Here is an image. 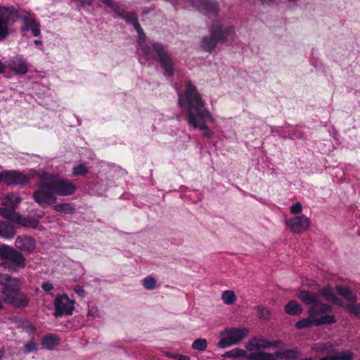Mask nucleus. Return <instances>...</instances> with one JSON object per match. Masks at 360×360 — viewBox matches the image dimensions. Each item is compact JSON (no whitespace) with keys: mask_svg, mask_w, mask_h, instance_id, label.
<instances>
[{"mask_svg":"<svg viewBox=\"0 0 360 360\" xmlns=\"http://www.w3.org/2000/svg\"><path fill=\"white\" fill-rule=\"evenodd\" d=\"M87 315L89 316H93L94 318L99 317L100 311L97 308H93L91 310H89Z\"/></svg>","mask_w":360,"mask_h":360,"instance_id":"obj_48","label":"nucleus"},{"mask_svg":"<svg viewBox=\"0 0 360 360\" xmlns=\"http://www.w3.org/2000/svg\"><path fill=\"white\" fill-rule=\"evenodd\" d=\"M13 210L10 207V208L4 207H0V216L6 219H9L13 215Z\"/></svg>","mask_w":360,"mask_h":360,"instance_id":"obj_41","label":"nucleus"},{"mask_svg":"<svg viewBox=\"0 0 360 360\" xmlns=\"http://www.w3.org/2000/svg\"><path fill=\"white\" fill-rule=\"evenodd\" d=\"M257 316L260 319L269 320L271 317V311L267 308L262 306H257L256 307Z\"/></svg>","mask_w":360,"mask_h":360,"instance_id":"obj_38","label":"nucleus"},{"mask_svg":"<svg viewBox=\"0 0 360 360\" xmlns=\"http://www.w3.org/2000/svg\"><path fill=\"white\" fill-rule=\"evenodd\" d=\"M112 11H113V13H114V16L113 18H120L122 20H124V18H125V13L124 11L122 10V11H120L117 6H116V4L115 5V7L114 8H112Z\"/></svg>","mask_w":360,"mask_h":360,"instance_id":"obj_44","label":"nucleus"},{"mask_svg":"<svg viewBox=\"0 0 360 360\" xmlns=\"http://www.w3.org/2000/svg\"><path fill=\"white\" fill-rule=\"evenodd\" d=\"M75 292L79 295L84 296L85 294V290L82 287L78 286L75 288Z\"/></svg>","mask_w":360,"mask_h":360,"instance_id":"obj_52","label":"nucleus"},{"mask_svg":"<svg viewBox=\"0 0 360 360\" xmlns=\"http://www.w3.org/2000/svg\"><path fill=\"white\" fill-rule=\"evenodd\" d=\"M34 44L37 46H40L42 44V41L40 39H35L34 40Z\"/></svg>","mask_w":360,"mask_h":360,"instance_id":"obj_56","label":"nucleus"},{"mask_svg":"<svg viewBox=\"0 0 360 360\" xmlns=\"http://www.w3.org/2000/svg\"><path fill=\"white\" fill-rule=\"evenodd\" d=\"M167 356L169 357H172V358L176 359L177 360H190L191 359L189 356L179 354H167Z\"/></svg>","mask_w":360,"mask_h":360,"instance_id":"obj_46","label":"nucleus"},{"mask_svg":"<svg viewBox=\"0 0 360 360\" xmlns=\"http://www.w3.org/2000/svg\"><path fill=\"white\" fill-rule=\"evenodd\" d=\"M30 181V176L23 172L15 169L4 170V184L8 187L23 188Z\"/></svg>","mask_w":360,"mask_h":360,"instance_id":"obj_9","label":"nucleus"},{"mask_svg":"<svg viewBox=\"0 0 360 360\" xmlns=\"http://www.w3.org/2000/svg\"><path fill=\"white\" fill-rule=\"evenodd\" d=\"M274 355L277 359H280L281 360H297L300 352L297 348L284 349L276 351L274 352Z\"/></svg>","mask_w":360,"mask_h":360,"instance_id":"obj_20","label":"nucleus"},{"mask_svg":"<svg viewBox=\"0 0 360 360\" xmlns=\"http://www.w3.org/2000/svg\"><path fill=\"white\" fill-rule=\"evenodd\" d=\"M335 290L338 295L342 297L348 302H356L358 300L357 295L349 287L336 285Z\"/></svg>","mask_w":360,"mask_h":360,"instance_id":"obj_18","label":"nucleus"},{"mask_svg":"<svg viewBox=\"0 0 360 360\" xmlns=\"http://www.w3.org/2000/svg\"><path fill=\"white\" fill-rule=\"evenodd\" d=\"M39 224V221L32 217H23L21 226L26 228L36 229Z\"/></svg>","mask_w":360,"mask_h":360,"instance_id":"obj_36","label":"nucleus"},{"mask_svg":"<svg viewBox=\"0 0 360 360\" xmlns=\"http://www.w3.org/2000/svg\"><path fill=\"white\" fill-rule=\"evenodd\" d=\"M41 288L44 291L49 292L53 289V285L51 282L46 281L42 283Z\"/></svg>","mask_w":360,"mask_h":360,"instance_id":"obj_47","label":"nucleus"},{"mask_svg":"<svg viewBox=\"0 0 360 360\" xmlns=\"http://www.w3.org/2000/svg\"><path fill=\"white\" fill-rule=\"evenodd\" d=\"M310 219L305 215L292 217L285 221V225L294 233L300 234L306 231L310 226Z\"/></svg>","mask_w":360,"mask_h":360,"instance_id":"obj_11","label":"nucleus"},{"mask_svg":"<svg viewBox=\"0 0 360 360\" xmlns=\"http://www.w3.org/2000/svg\"><path fill=\"white\" fill-rule=\"evenodd\" d=\"M15 246L20 250L31 253L36 248V242L32 237L18 236L15 241Z\"/></svg>","mask_w":360,"mask_h":360,"instance_id":"obj_14","label":"nucleus"},{"mask_svg":"<svg viewBox=\"0 0 360 360\" xmlns=\"http://www.w3.org/2000/svg\"><path fill=\"white\" fill-rule=\"evenodd\" d=\"M0 360H1V359L0 358Z\"/></svg>","mask_w":360,"mask_h":360,"instance_id":"obj_59","label":"nucleus"},{"mask_svg":"<svg viewBox=\"0 0 360 360\" xmlns=\"http://www.w3.org/2000/svg\"><path fill=\"white\" fill-rule=\"evenodd\" d=\"M249 360H276L277 357L274 353H267L264 352H259L257 353H251L248 356Z\"/></svg>","mask_w":360,"mask_h":360,"instance_id":"obj_27","label":"nucleus"},{"mask_svg":"<svg viewBox=\"0 0 360 360\" xmlns=\"http://www.w3.org/2000/svg\"><path fill=\"white\" fill-rule=\"evenodd\" d=\"M256 345H257V338H255L247 342L245 347L247 349L252 351L257 349Z\"/></svg>","mask_w":360,"mask_h":360,"instance_id":"obj_45","label":"nucleus"},{"mask_svg":"<svg viewBox=\"0 0 360 360\" xmlns=\"http://www.w3.org/2000/svg\"><path fill=\"white\" fill-rule=\"evenodd\" d=\"M22 281L7 274H0V285L3 286L1 293L4 302L17 309L29 306L30 298L27 294L20 290Z\"/></svg>","mask_w":360,"mask_h":360,"instance_id":"obj_4","label":"nucleus"},{"mask_svg":"<svg viewBox=\"0 0 360 360\" xmlns=\"http://www.w3.org/2000/svg\"><path fill=\"white\" fill-rule=\"evenodd\" d=\"M340 307L343 308L351 316L359 319L360 318V303L352 302L344 303Z\"/></svg>","mask_w":360,"mask_h":360,"instance_id":"obj_24","label":"nucleus"},{"mask_svg":"<svg viewBox=\"0 0 360 360\" xmlns=\"http://www.w3.org/2000/svg\"><path fill=\"white\" fill-rule=\"evenodd\" d=\"M1 11H4L6 15L7 18H5L8 20H12L13 22H15L19 19V15L18 14V11L13 6H3L1 8Z\"/></svg>","mask_w":360,"mask_h":360,"instance_id":"obj_29","label":"nucleus"},{"mask_svg":"<svg viewBox=\"0 0 360 360\" xmlns=\"http://www.w3.org/2000/svg\"><path fill=\"white\" fill-rule=\"evenodd\" d=\"M198 5L209 14L217 15L219 12L218 5L213 0H196Z\"/></svg>","mask_w":360,"mask_h":360,"instance_id":"obj_22","label":"nucleus"},{"mask_svg":"<svg viewBox=\"0 0 360 360\" xmlns=\"http://www.w3.org/2000/svg\"><path fill=\"white\" fill-rule=\"evenodd\" d=\"M262 4L272 5L274 4L275 0H260Z\"/></svg>","mask_w":360,"mask_h":360,"instance_id":"obj_53","label":"nucleus"},{"mask_svg":"<svg viewBox=\"0 0 360 360\" xmlns=\"http://www.w3.org/2000/svg\"><path fill=\"white\" fill-rule=\"evenodd\" d=\"M295 295L303 304L309 307L308 317L300 319L295 324V327L297 330L309 328L312 326L330 325L337 322V319L334 315L327 314L332 311V306L328 303L318 300L316 294L312 291L298 288Z\"/></svg>","mask_w":360,"mask_h":360,"instance_id":"obj_3","label":"nucleus"},{"mask_svg":"<svg viewBox=\"0 0 360 360\" xmlns=\"http://www.w3.org/2000/svg\"><path fill=\"white\" fill-rule=\"evenodd\" d=\"M153 10H154V8H148L145 9V10L143 11L142 14H143V15H148V14H149L150 12H152Z\"/></svg>","mask_w":360,"mask_h":360,"instance_id":"obj_54","label":"nucleus"},{"mask_svg":"<svg viewBox=\"0 0 360 360\" xmlns=\"http://www.w3.org/2000/svg\"><path fill=\"white\" fill-rule=\"evenodd\" d=\"M1 181L4 183V170L0 172V183Z\"/></svg>","mask_w":360,"mask_h":360,"instance_id":"obj_55","label":"nucleus"},{"mask_svg":"<svg viewBox=\"0 0 360 360\" xmlns=\"http://www.w3.org/2000/svg\"><path fill=\"white\" fill-rule=\"evenodd\" d=\"M9 220L21 225L23 220V217L20 213L15 212V210H13V215L11 217V218H9Z\"/></svg>","mask_w":360,"mask_h":360,"instance_id":"obj_42","label":"nucleus"},{"mask_svg":"<svg viewBox=\"0 0 360 360\" xmlns=\"http://www.w3.org/2000/svg\"><path fill=\"white\" fill-rule=\"evenodd\" d=\"M11 319L13 320V321H16L18 319V317L17 316H13Z\"/></svg>","mask_w":360,"mask_h":360,"instance_id":"obj_58","label":"nucleus"},{"mask_svg":"<svg viewBox=\"0 0 360 360\" xmlns=\"http://www.w3.org/2000/svg\"><path fill=\"white\" fill-rule=\"evenodd\" d=\"M157 281L153 276H147L142 281V284L145 289L147 290H152L155 289L156 286Z\"/></svg>","mask_w":360,"mask_h":360,"instance_id":"obj_37","label":"nucleus"},{"mask_svg":"<svg viewBox=\"0 0 360 360\" xmlns=\"http://www.w3.org/2000/svg\"><path fill=\"white\" fill-rule=\"evenodd\" d=\"M278 345L277 341H269L263 338H257V349H268L271 347H276Z\"/></svg>","mask_w":360,"mask_h":360,"instance_id":"obj_34","label":"nucleus"},{"mask_svg":"<svg viewBox=\"0 0 360 360\" xmlns=\"http://www.w3.org/2000/svg\"><path fill=\"white\" fill-rule=\"evenodd\" d=\"M288 126H289V129L287 131L288 135L281 136L282 139L292 140L295 139H300L304 137V133L301 129L300 127H291L289 124H288Z\"/></svg>","mask_w":360,"mask_h":360,"instance_id":"obj_25","label":"nucleus"},{"mask_svg":"<svg viewBox=\"0 0 360 360\" xmlns=\"http://www.w3.org/2000/svg\"><path fill=\"white\" fill-rule=\"evenodd\" d=\"M9 70L18 75H25L28 72V65L25 59L21 56H15L9 60L7 65Z\"/></svg>","mask_w":360,"mask_h":360,"instance_id":"obj_13","label":"nucleus"},{"mask_svg":"<svg viewBox=\"0 0 360 360\" xmlns=\"http://www.w3.org/2000/svg\"><path fill=\"white\" fill-rule=\"evenodd\" d=\"M54 210L60 213L73 214L76 209L70 204L67 202L58 203L53 205Z\"/></svg>","mask_w":360,"mask_h":360,"instance_id":"obj_28","label":"nucleus"},{"mask_svg":"<svg viewBox=\"0 0 360 360\" xmlns=\"http://www.w3.org/2000/svg\"><path fill=\"white\" fill-rule=\"evenodd\" d=\"M249 333V330L245 327L240 328H226L220 335H226L221 338L217 344L219 349H225L226 347L236 345L245 339Z\"/></svg>","mask_w":360,"mask_h":360,"instance_id":"obj_8","label":"nucleus"},{"mask_svg":"<svg viewBox=\"0 0 360 360\" xmlns=\"http://www.w3.org/2000/svg\"><path fill=\"white\" fill-rule=\"evenodd\" d=\"M207 347V341L205 338H198L192 343V349L199 352H203Z\"/></svg>","mask_w":360,"mask_h":360,"instance_id":"obj_35","label":"nucleus"},{"mask_svg":"<svg viewBox=\"0 0 360 360\" xmlns=\"http://www.w3.org/2000/svg\"><path fill=\"white\" fill-rule=\"evenodd\" d=\"M37 344L32 339L29 340L24 346V353L25 354L37 352Z\"/></svg>","mask_w":360,"mask_h":360,"instance_id":"obj_40","label":"nucleus"},{"mask_svg":"<svg viewBox=\"0 0 360 360\" xmlns=\"http://www.w3.org/2000/svg\"><path fill=\"white\" fill-rule=\"evenodd\" d=\"M55 310L53 316L60 317L65 314L70 316L75 309V302L69 298L66 294L58 296L54 300Z\"/></svg>","mask_w":360,"mask_h":360,"instance_id":"obj_10","label":"nucleus"},{"mask_svg":"<svg viewBox=\"0 0 360 360\" xmlns=\"http://www.w3.org/2000/svg\"><path fill=\"white\" fill-rule=\"evenodd\" d=\"M23 25L20 29L21 32L31 31L34 37L40 34V25L35 19H31L27 16L22 18Z\"/></svg>","mask_w":360,"mask_h":360,"instance_id":"obj_15","label":"nucleus"},{"mask_svg":"<svg viewBox=\"0 0 360 360\" xmlns=\"http://www.w3.org/2000/svg\"><path fill=\"white\" fill-rule=\"evenodd\" d=\"M0 266L10 272H18L26 266V259L24 255L12 246L0 245Z\"/></svg>","mask_w":360,"mask_h":360,"instance_id":"obj_7","label":"nucleus"},{"mask_svg":"<svg viewBox=\"0 0 360 360\" xmlns=\"http://www.w3.org/2000/svg\"><path fill=\"white\" fill-rule=\"evenodd\" d=\"M141 51L146 60L158 62L167 78H172L175 73V63L167 46L159 41H153L141 46Z\"/></svg>","mask_w":360,"mask_h":360,"instance_id":"obj_5","label":"nucleus"},{"mask_svg":"<svg viewBox=\"0 0 360 360\" xmlns=\"http://www.w3.org/2000/svg\"><path fill=\"white\" fill-rule=\"evenodd\" d=\"M22 201V198L15 195L13 193H8L5 197V200L2 202L3 206H9L15 209L18 205Z\"/></svg>","mask_w":360,"mask_h":360,"instance_id":"obj_26","label":"nucleus"},{"mask_svg":"<svg viewBox=\"0 0 360 360\" xmlns=\"http://www.w3.org/2000/svg\"><path fill=\"white\" fill-rule=\"evenodd\" d=\"M247 355V351L240 348H235L232 350L226 352L223 355V358H240L245 357Z\"/></svg>","mask_w":360,"mask_h":360,"instance_id":"obj_30","label":"nucleus"},{"mask_svg":"<svg viewBox=\"0 0 360 360\" xmlns=\"http://www.w3.org/2000/svg\"><path fill=\"white\" fill-rule=\"evenodd\" d=\"M235 35L233 26L224 27L219 22H213L209 28V34L202 37L200 46L207 53H212L219 43L225 44Z\"/></svg>","mask_w":360,"mask_h":360,"instance_id":"obj_6","label":"nucleus"},{"mask_svg":"<svg viewBox=\"0 0 360 360\" xmlns=\"http://www.w3.org/2000/svg\"><path fill=\"white\" fill-rule=\"evenodd\" d=\"M185 90L181 93L178 89V102L181 109L186 112L189 126L202 131L203 136L212 138L214 132L208 124H214L215 118L205 106V102L196 86L188 80L186 82Z\"/></svg>","mask_w":360,"mask_h":360,"instance_id":"obj_1","label":"nucleus"},{"mask_svg":"<svg viewBox=\"0 0 360 360\" xmlns=\"http://www.w3.org/2000/svg\"><path fill=\"white\" fill-rule=\"evenodd\" d=\"M124 20L127 23L130 24L134 27L139 37H141L142 36L143 37H146L145 33L140 23L139 22L138 17L135 13H127L125 14V18H124Z\"/></svg>","mask_w":360,"mask_h":360,"instance_id":"obj_21","label":"nucleus"},{"mask_svg":"<svg viewBox=\"0 0 360 360\" xmlns=\"http://www.w3.org/2000/svg\"><path fill=\"white\" fill-rule=\"evenodd\" d=\"M19 327L25 330L30 335H33L37 331L35 326L27 319L20 320Z\"/></svg>","mask_w":360,"mask_h":360,"instance_id":"obj_31","label":"nucleus"},{"mask_svg":"<svg viewBox=\"0 0 360 360\" xmlns=\"http://www.w3.org/2000/svg\"><path fill=\"white\" fill-rule=\"evenodd\" d=\"M221 300L226 304L231 305L235 303L236 300V296L233 291L225 290L222 293Z\"/></svg>","mask_w":360,"mask_h":360,"instance_id":"obj_32","label":"nucleus"},{"mask_svg":"<svg viewBox=\"0 0 360 360\" xmlns=\"http://www.w3.org/2000/svg\"><path fill=\"white\" fill-rule=\"evenodd\" d=\"M103 4L110 8H114L115 3L112 0H99Z\"/></svg>","mask_w":360,"mask_h":360,"instance_id":"obj_50","label":"nucleus"},{"mask_svg":"<svg viewBox=\"0 0 360 360\" xmlns=\"http://www.w3.org/2000/svg\"><path fill=\"white\" fill-rule=\"evenodd\" d=\"M60 343V339L56 334L49 333L45 335L41 342L42 347L46 349L51 350Z\"/></svg>","mask_w":360,"mask_h":360,"instance_id":"obj_23","label":"nucleus"},{"mask_svg":"<svg viewBox=\"0 0 360 360\" xmlns=\"http://www.w3.org/2000/svg\"><path fill=\"white\" fill-rule=\"evenodd\" d=\"M16 234V227L8 221L0 220V237L12 239Z\"/></svg>","mask_w":360,"mask_h":360,"instance_id":"obj_17","label":"nucleus"},{"mask_svg":"<svg viewBox=\"0 0 360 360\" xmlns=\"http://www.w3.org/2000/svg\"><path fill=\"white\" fill-rule=\"evenodd\" d=\"M38 176V189L32 193V198L41 207L56 203L57 195L68 196L76 191L75 184L58 174L43 172Z\"/></svg>","mask_w":360,"mask_h":360,"instance_id":"obj_2","label":"nucleus"},{"mask_svg":"<svg viewBox=\"0 0 360 360\" xmlns=\"http://www.w3.org/2000/svg\"><path fill=\"white\" fill-rule=\"evenodd\" d=\"M77 1L82 6H84L85 5L91 6L93 3V0H75Z\"/></svg>","mask_w":360,"mask_h":360,"instance_id":"obj_51","label":"nucleus"},{"mask_svg":"<svg viewBox=\"0 0 360 360\" xmlns=\"http://www.w3.org/2000/svg\"><path fill=\"white\" fill-rule=\"evenodd\" d=\"M302 205L300 202H297L290 207V212L293 214H297L302 212Z\"/></svg>","mask_w":360,"mask_h":360,"instance_id":"obj_43","label":"nucleus"},{"mask_svg":"<svg viewBox=\"0 0 360 360\" xmlns=\"http://www.w3.org/2000/svg\"><path fill=\"white\" fill-rule=\"evenodd\" d=\"M304 311V308L301 304H300L295 300H289L284 306V312L292 316H299Z\"/></svg>","mask_w":360,"mask_h":360,"instance_id":"obj_19","label":"nucleus"},{"mask_svg":"<svg viewBox=\"0 0 360 360\" xmlns=\"http://www.w3.org/2000/svg\"><path fill=\"white\" fill-rule=\"evenodd\" d=\"M8 20L0 16V41L4 40L8 35Z\"/></svg>","mask_w":360,"mask_h":360,"instance_id":"obj_33","label":"nucleus"},{"mask_svg":"<svg viewBox=\"0 0 360 360\" xmlns=\"http://www.w3.org/2000/svg\"><path fill=\"white\" fill-rule=\"evenodd\" d=\"M282 127H271V133L272 134H278L281 137V136H283L282 134Z\"/></svg>","mask_w":360,"mask_h":360,"instance_id":"obj_49","label":"nucleus"},{"mask_svg":"<svg viewBox=\"0 0 360 360\" xmlns=\"http://www.w3.org/2000/svg\"><path fill=\"white\" fill-rule=\"evenodd\" d=\"M4 353H5L4 349V348L0 349V358L1 359L4 356Z\"/></svg>","mask_w":360,"mask_h":360,"instance_id":"obj_57","label":"nucleus"},{"mask_svg":"<svg viewBox=\"0 0 360 360\" xmlns=\"http://www.w3.org/2000/svg\"><path fill=\"white\" fill-rule=\"evenodd\" d=\"M110 187L109 180L107 179L98 178L89 185V188L93 193L101 195L105 193Z\"/></svg>","mask_w":360,"mask_h":360,"instance_id":"obj_16","label":"nucleus"},{"mask_svg":"<svg viewBox=\"0 0 360 360\" xmlns=\"http://www.w3.org/2000/svg\"><path fill=\"white\" fill-rule=\"evenodd\" d=\"M335 290L330 285H326L323 288L320 289L318 292L313 293L316 294V298L318 300H319V296L323 297V299L327 302L336 304L338 307L342 305L343 301L339 298L335 292Z\"/></svg>","mask_w":360,"mask_h":360,"instance_id":"obj_12","label":"nucleus"},{"mask_svg":"<svg viewBox=\"0 0 360 360\" xmlns=\"http://www.w3.org/2000/svg\"><path fill=\"white\" fill-rule=\"evenodd\" d=\"M89 172L88 168L83 164L75 165L72 168L73 176H83Z\"/></svg>","mask_w":360,"mask_h":360,"instance_id":"obj_39","label":"nucleus"}]
</instances>
